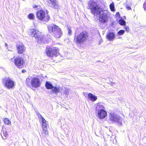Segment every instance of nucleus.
Listing matches in <instances>:
<instances>
[{
	"mask_svg": "<svg viewBox=\"0 0 146 146\" xmlns=\"http://www.w3.org/2000/svg\"><path fill=\"white\" fill-rule=\"evenodd\" d=\"M87 8L91 10V13L94 16H98L102 11V9L98 5L93 1H90L88 2Z\"/></svg>",
	"mask_w": 146,
	"mask_h": 146,
	"instance_id": "f257e3e1",
	"label": "nucleus"
},
{
	"mask_svg": "<svg viewBox=\"0 0 146 146\" xmlns=\"http://www.w3.org/2000/svg\"><path fill=\"white\" fill-rule=\"evenodd\" d=\"M75 35L74 41L77 44L82 43L88 38V34L85 31L80 32L79 34L75 33Z\"/></svg>",
	"mask_w": 146,
	"mask_h": 146,
	"instance_id": "f03ea898",
	"label": "nucleus"
},
{
	"mask_svg": "<svg viewBox=\"0 0 146 146\" xmlns=\"http://www.w3.org/2000/svg\"><path fill=\"white\" fill-rule=\"evenodd\" d=\"M48 29L49 33L56 37L60 38L62 34L60 29L56 25L53 24L49 25L48 26Z\"/></svg>",
	"mask_w": 146,
	"mask_h": 146,
	"instance_id": "7ed1b4c3",
	"label": "nucleus"
},
{
	"mask_svg": "<svg viewBox=\"0 0 146 146\" xmlns=\"http://www.w3.org/2000/svg\"><path fill=\"white\" fill-rule=\"evenodd\" d=\"M32 35L36 38H38L37 42L40 44L48 43V41L47 40L44 36L40 35V32L37 29H33L31 30Z\"/></svg>",
	"mask_w": 146,
	"mask_h": 146,
	"instance_id": "20e7f679",
	"label": "nucleus"
},
{
	"mask_svg": "<svg viewBox=\"0 0 146 146\" xmlns=\"http://www.w3.org/2000/svg\"><path fill=\"white\" fill-rule=\"evenodd\" d=\"M59 50L57 48L55 47L52 48L46 47V53L47 56L50 57L57 56L59 54Z\"/></svg>",
	"mask_w": 146,
	"mask_h": 146,
	"instance_id": "39448f33",
	"label": "nucleus"
},
{
	"mask_svg": "<svg viewBox=\"0 0 146 146\" xmlns=\"http://www.w3.org/2000/svg\"><path fill=\"white\" fill-rule=\"evenodd\" d=\"M103 106L98 104L96 109L95 111L98 112V115L100 119L104 118L107 115V112L102 108Z\"/></svg>",
	"mask_w": 146,
	"mask_h": 146,
	"instance_id": "423d86ee",
	"label": "nucleus"
},
{
	"mask_svg": "<svg viewBox=\"0 0 146 146\" xmlns=\"http://www.w3.org/2000/svg\"><path fill=\"white\" fill-rule=\"evenodd\" d=\"M110 118L111 121L117 123L118 125L120 126L122 125L123 119L119 116L115 114H110Z\"/></svg>",
	"mask_w": 146,
	"mask_h": 146,
	"instance_id": "0eeeda50",
	"label": "nucleus"
},
{
	"mask_svg": "<svg viewBox=\"0 0 146 146\" xmlns=\"http://www.w3.org/2000/svg\"><path fill=\"white\" fill-rule=\"evenodd\" d=\"M3 82L5 83V86L9 89L12 88L14 86V82L9 77L4 78Z\"/></svg>",
	"mask_w": 146,
	"mask_h": 146,
	"instance_id": "6e6552de",
	"label": "nucleus"
},
{
	"mask_svg": "<svg viewBox=\"0 0 146 146\" xmlns=\"http://www.w3.org/2000/svg\"><path fill=\"white\" fill-rule=\"evenodd\" d=\"M48 5L50 7L55 9H58L59 5L57 0H47Z\"/></svg>",
	"mask_w": 146,
	"mask_h": 146,
	"instance_id": "1a4fd4ad",
	"label": "nucleus"
},
{
	"mask_svg": "<svg viewBox=\"0 0 146 146\" xmlns=\"http://www.w3.org/2000/svg\"><path fill=\"white\" fill-rule=\"evenodd\" d=\"M24 60L20 57H17L14 59V63L15 65L19 68H21L23 66Z\"/></svg>",
	"mask_w": 146,
	"mask_h": 146,
	"instance_id": "9d476101",
	"label": "nucleus"
},
{
	"mask_svg": "<svg viewBox=\"0 0 146 146\" xmlns=\"http://www.w3.org/2000/svg\"><path fill=\"white\" fill-rule=\"evenodd\" d=\"M31 83L32 87L35 88H37L39 87L41 84L39 79L35 77L32 79Z\"/></svg>",
	"mask_w": 146,
	"mask_h": 146,
	"instance_id": "9b49d317",
	"label": "nucleus"
},
{
	"mask_svg": "<svg viewBox=\"0 0 146 146\" xmlns=\"http://www.w3.org/2000/svg\"><path fill=\"white\" fill-rule=\"evenodd\" d=\"M99 19L102 23H104L108 21V17L106 13L102 11V13L100 14Z\"/></svg>",
	"mask_w": 146,
	"mask_h": 146,
	"instance_id": "f8f14e48",
	"label": "nucleus"
},
{
	"mask_svg": "<svg viewBox=\"0 0 146 146\" xmlns=\"http://www.w3.org/2000/svg\"><path fill=\"white\" fill-rule=\"evenodd\" d=\"M36 16L38 19L42 20L45 17V13L42 10L38 11L37 12Z\"/></svg>",
	"mask_w": 146,
	"mask_h": 146,
	"instance_id": "ddd939ff",
	"label": "nucleus"
},
{
	"mask_svg": "<svg viewBox=\"0 0 146 146\" xmlns=\"http://www.w3.org/2000/svg\"><path fill=\"white\" fill-rule=\"evenodd\" d=\"M18 52L19 54L22 53L24 51L25 48L23 44L22 43H20L17 46Z\"/></svg>",
	"mask_w": 146,
	"mask_h": 146,
	"instance_id": "4468645a",
	"label": "nucleus"
},
{
	"mask_svg": "<svg viewBox=\"0 0 146 146\" xmlns=\"http://www.w3.org/2000/svg\"><path fill=\"white\" fill-rule=\"evenodd\" d=\"M115 37V35L112 32H110L107 34L106 38L109 40H112Z\"/></svg>",
	"mask_w": 146,
	"mask_h": 146,
	"instance_id": "2eb2a0df",
	"label": "nucleus"
},
{
	"mask_svg": "<svg viewBox=\"0 0 146 146\" xmlns=\"http://www.w3.org/2000/svg\"><path fill=\"white\" fill-rule=\"evenodd\" d=\"M88 97L90 100L93 101H95L97 99V97L91 93H90L88 94Z\"/></svg>",
	"mask_w": 146,
	"mask_h": 146,
	"instance_id": "dca6fc26",
	"label": "nucleus"
},
{
	"mask_svg": "<svg viewBox=\"0 0 146 146\" xmlns=\"http://www.w3.org/2000/svg\"><path fill=\"white\" fill-rule=\"evenodd\" d=\"M45 87L47 89H51L53 88V86L50 82L47 81L46 82Z\"/></svg>",
	"mask_w": 146,
	"mask_h": 146,
	"instance_id": "f3484780",
	"label": "nucleus"
},
{
	"mask_svg": "<svg viewBox=\"0 0 146 146\" xmlns=\"http://www.w3.org/2000/svg\"><path fill=\"white\" fill-rule=\"evenodd\" d=\"M60 87H54L52 88L51 91L52 92L55 94H57L60 92Z\"/></svg>",
	"mask_w": 146,
	"mask_h": 146,
	"instance_id": "a211bd4d",
	"label": "nucleus"
},
{
	"mask_svg": "<svg viewBox=\"0 0 146 146\" xmlns=\"http://www.w3.org/2000/svg\"><path fill=\"white\" fill-rule=\"evenodd\" d=\"M3 121L4 123L7 125H9L11 123V121L8 118H3Z\"/></svg>",
	"mask_w": 146,
	"mask_h": 146,
	"instance_id": "6ab92c4d",
	"label": "nucleus"
},
{
	"mask_svg": "<svg viewBox=\"0 0 146 146\" xmlns=\"http://www.w3.org/2000/svg\"><path fill=\"white\" fill-rule=\"evenodd\" d=\"M42 127L43 133H44L46 135H48V132L47 130V127Z\"/></svg>",
	"mask_w": 146,
	"mask_h": 146,
	"instance_id": "aec40b11",
	"label": "nucleus"
},
{
	"mask_svg": "<svg viewBox=\"0 0 146 146\" xmlns=\"http://www.w3.org/2000/svg\"><path fill=\"white\" fill-rule=\"evenodd\" d=\"M46 122V121L45 120V119L44 118H43V119L42 120V127H47V125Z\"/></svg>",
	"mask_w": 146,
	"mask_h": 146,
	"instance_id": "412c9836",
	"label": "nucleus"
},
{
	"mask_svg": "<svg viewBox=\"0 0 146 146\" xmlns=\"http://www.w3.org/2000/svg\"><path fill=\"white\" fill-rule=\"evenodd\" d=\"M119 24L121 25H125V21L123 19H121L119 20Z\"/></svg>",
	"mask_w": 146,
	"mask_h": 146,
	"instance_id": "4be33fe9",
	"label": "nucleus"
},
{
	"mask_svg": "<svg viewBox=\"0 0 146 146\" xmlns=\"http://www.w3.org/2000/svg\"><path fill=\"white\" fill-rule=\"evenodd\" d=\"M28 17L30 20H33L34 18V15L33 13H31L29 15Z\"/></svg>",
	"mask_w": 146,
	"mask_h": 146,
	"instance_id": "5701e85b",
	"label": "nucleus"
},
{
	"mask_svg": "<svg viewBox=\"0 0 146 146\" xmlns=\"http://www.w3.org/2000/svg\"><path fill=\"white\" fill-rule=\"evenodd\" d=\"M110 7L111 10L112 11H114V5L113 3H112L110 5Z\"/></svg>",
	"mask_w": 146,
	"mask_h": 146,
	"instance_id": "b1692460",
	"label": "nucleus"
},
{
	"mask_svg": "<svg viewBox=\"0 0 146 146\" xmlns=\"http://www.w3.org/2000/svg\"><path fill=\"white\" fill-rule=\"evenodd\" d=\"M3 133L4 135L6 138L8 135V133L6 129L5 128H4L3 129Z\"/></svg>",
	"mask_w": 146,
	"mask_h": 146,
	"instance_id": "393cba45",
	"label": "nucleus"
},
{
	"mask_svg": "<svg viewBox=\"0 0 146 146\" xmlns=\"http://www.w3.org/2000/svg\"><path fill=\"white\" fill-rule=\"evenodd\" d=\"M125 32V31L123 30H120L117 33V34L119 35H121L124 34Z\"/></svg>",
	"mask_w": 146,
	"mask_h": 146,
	"instance_id": "a878e982",
	"label": "nucleus"
},
{
	"mask_svg": "<svg viewBox=\"0 0 146 146\" xmlns=\"http://www.w3.org/2000/svg\"><path fill=\"white\" fill-rule=\"evenodd\" d=\"M30 80L29 79V78H27L26 80L25 83L27 86H29L30 85Z\"/></svg>",
	"mask_w": 146,
	"mask_h": 146,
	"instance_id": "bb28decb",
	"label": "nucleus"
},
{
	"mask_svg": "<svg viewBox=\"0 0 146 146\" xmlns=\"http://www.w3.org/2000/svg\"><path fill=\"white\" fill-rule=\"evenodd\" d=\"M72 31L71 28H68V33L69 35H72Z\"/></svg>",
	"mask_w": 146,
	"mask_h": 146,
	"instance_id": "cd10ccee",
	"label": "nucleus"
},
{
	"mask_svg": "<svg viewBox=\"0 0 146 146\" xmlns=\"http://www.w3.org/2000/svg\"><path fill=\"white\" fill-rule=\"evenodd\" d=\"M64 93L65 95L66 96H67L68 94V90H65Z\"/></svg>",
	"mask_w": 146,
	"mask_h": 146,
	"instance_id": "c85d7f7f",
	"label": "nucleus"
},
{
	"mask_svg": "<svg viewBox=\"0 0 146 146\" xmlns=\"http://www.w3.org/2000/svg\"><path fill=\"white\" fill-rule=\"evenodd\" d=\"M38 116V117L39 118H40V119H41L42 120L43 119V118H44V117H43L40 114V113H38V114H37Z\"/></svg>",
	"mask_w": 146,
	"mask_h": 146,
	"instance_id": "c756f323",
	"label": "nucleus"
},
{
	"mask_svg": "<svg viewBox=\"0 0 146 146\" xmlns=\"http://www.w3.org/2000/svg\"><path fill=\"white\" fill-rule=\"evenodd\" d=\"M143 8L144 10L146 11V0L143 4Z\"/></svg>",
	"mask_w": 146,
	"mask_h": 146,
	"instance_id": "7c9ffc66",
	"label": "nucleus"
},
{
	"mask_svg": "<svg viewBox=\"0 0 146 146\" xmlns=\"http://www.w3.org/2000/svg\"><path fill=\"white\" fill-rule=\"evenodd\" d=\"M124 26L125 27V29L126 31H127V32H128L129 30V27H127L126 26H125V25Z\"/></svg>",
	"mask_w": 146,
	"mask_h": 146,
	"instance_id": "2f4dec72",
	"label": "nucleus"
},
{
	"mask_svg": "<svg viewBox=\"0 0 146 146\" xmlns=\"http://www.w3.org/2000/svg\"><path fill=\"white\" fill-rule=\"evenodd\" d=\"M126 8L128 10L131 9V7L129 6H126Z\"/></svg>",
	"mask_w": 146,
	"mask_h": 146,
	"instance_id": "473e14b6",
	"label": "nucleus"
},
{
	"mask_svg": "<svg viewBox=\"0 0 146 146\" xmlns=\"http://www.w3.org/2000/svg\"><path fill=\"white\" fill-rule=\"evenodd\" d=\"M116 15H117V16H119V12H117L116 13Z\"/></svg>",
	"mask_w": 146,
	"mask_h": 146,
	"instance_id": "72a5a7b5",
	"label": "nucleus"
},
{
	"mask_svg": "<svg viewBox=\"0 0 146 146\" xmlns=\"http://www.w3.org/2000/svg\"><path fill=\"white\" fill-rule=\"evenodd\" d=\"M40 79H44V77H43V76H40Z\"/></svg>",
	"mask_w": 146,
	"mask_h": 146,
	"instance_id": "f704fd0d",
	"label": "nucleus"
},
{
	"mask_svg": "<svg viewBox=\"0 0 146 146\" xmlns=\"http://www.w3.org/2000/svg\"><path fill=\"white\" fill-rule=\"evenodd\" d=\"M50 17L49 16L47 18V21L49 20L50 19Z\"/></svg>",
	"mask_w": 146,
	"mask_h": 146,
	"instance_id": "c9c22d12",
	"label": "nucleus"
},
{
	"mask_svg": "<svg viewBox=\"0 0 146 146\" xmlns=\"http://www.w3.org/2000/svg\"><path fill=\"white\" fill-rule=\"evenodd\" d=\"M25 70H23L22 71V72L23 73H24L25 72Z\"/></svg>",
	"mask_w": 146,
	"mask_h": 146,
	"instance_id": "e433bc0d",
	"label": "nucleus"
},
{
	"mask_svg": "<svg viewBox=\"0 0 146 146\" xmlns=\"http://www.w3.org/2000/svg\"><path fill=\"white\" fill-rule=\"evenodd\" d=\"M37 7V6H35V7H35V8H36V7Z\"/></svg>",
	"mask_w": 146,
	"mask_h": 146,
	"instance_id": "4c0bfd02",
	"label": "nucleus"
},
{
	"mask_svg": "<svg viewBox=\"0 0 146 146\" xmlns=\"http://www.w3.org/2000/svg\"><path fill=\"white\" fill-rule=\"evenodd\" d=\"M5 45L6 46H7V44L6 43H5Z\"/></svg>",
	"mask_w": 146,
	"mask_h": 146,
	"instance_id": "58836bf2",
	"label": "nucleus"
}]
</instances>
